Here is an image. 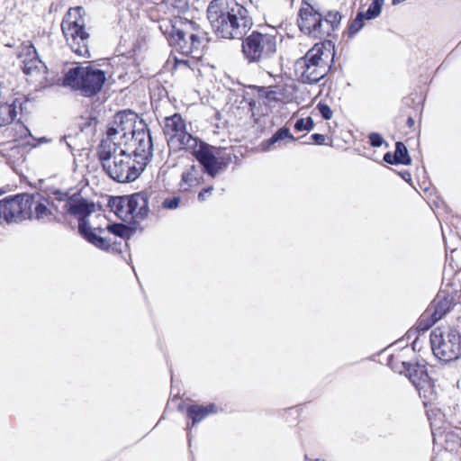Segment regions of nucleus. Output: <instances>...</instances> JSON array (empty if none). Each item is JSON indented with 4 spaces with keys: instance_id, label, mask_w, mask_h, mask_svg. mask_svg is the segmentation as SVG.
I'll use <instances>...</instances> for the list:
<instances>
[{
    "instance_id": "nucleus-10",
    "label": "nucleus",
    "mask_w": 461,
    "mask_h": 461,
    "mask_svg": "<svg viewBox=\"0 0 461 461\" xmlns=\"http://www.w3.org/2000/svg\"><path fill=\"white\" fill-rule=\"evenodd\" d=\"M430 344L434 356L441 361L461 357V335L454 329L435 328L430 333Z\"/></svg>"
},
{
    "instance_id": "nucleus-36",
    "label": "nucleus",
    "mask_w": 461,
    "mask_h": 461,
    "mask_svg": "<svg viewBox=\"0 0 461 461\" xmlns=\"http://www.w3.org/2000/svg\"><path fill=\"white\" fill-rule=\"evenodd\" d=\"M107 230L118 237H124L127 232V227L122 223H113L107 226Z\"/></svg>"
},
{
    "instance_id": "nucleus-44",
    "label": "nucleus",
    "mask_w": 461,
    "mask_h": 461,
    "mask_svg": "<svg viewBox=\"0 0 461 461\" xmlns=\"http://www.w3.org/2000/svg\"><path fill=\"white\" fill-rule=\"evenodd\" d=\"M401 176L402 179H404L406 182H410L411 180V176L408 171H404L401 173Z\"/></svg>"
},
{
    "instance_id": "nucleus-13",
    "label": "nucleus",
    "mask_w": 461,
    "mask_h": 461,
    "mask_svg": "<svg viewBox=\"0 0 461 461\" xmlns=\"http://www.w3.org/2000/svg\"><path fill=\"white\" fill-rule=\"evenodd\" d=\"M402 367L405 368V376L415 386L420 397L425 401L431 402L434 397V392H431V384L425 361L403 362Z\"/></svg>"
},
{
    "instance_id": "nucleus-2",
    "label": "nucleus",
    "mask_w": 461,
    "mask_h": 461,
    "mask_svg": "<svg viewBox=\"0 0 461 461\" xmlns=\"http://www.w3.org/2000/svg\"><path fill=\"white\" fill-rule=\"evenodd\" d=\"M159 27L169 45L180 54L194 59L201 57L204 36L194 22L175 18Z\"/></svg>"
},
{
    "instance_id": "nucleus-7",
    "label": "nucleus",
    "mask_w": 461,
    "mask_h": 461,
    "mask_svg": "<svg viewBox=\"0 0 461 461\" xmlns=\"http://www.w3.org/2000/svg\"><path fill=\"white\" fill-rule=\"evenodd\" d=\"M84 14L82 6L70 8L62 20L61 30L71 50L79 57L88 58L89 34L86 32Z\"/></svg>"
},
{
    "instance_id": "nucleus-49",
    "label": "nucleus",
    "mask_w": 461,
    "mask_h": 461,
    "mask_svg": "<svg viewBox=\"0 0 461 461\" xmlns=\"http://www.w3.org/2000/svg\"><path fill=\"white\" fill-rule=\"evenodd\" d=\"M63 141H64V142H66V145H67L69 149H71V147H70L69 143H68V142L66 141V137H63V138H61V139H60V142H63Z\"/></svg>"
},
{
    "instance_id": "nucleus-25",
    "label": "nucleus",
    "mask_w": 461,
    "mask_h": 461,
    "mask_svg": "<svg viewBox=\"0 0 461 461\" xmlns=\"http://www.w3.org/2000/svg\"><path fill=\"white\" fill-rule=\"evenodd\" d=\"M364 12H358L356 18L348 25L347 34L348 38H353L365 25Z\"/></svg>"
},
{
    "instance_id": "nucleus-50",
    "label": "nucleus",
    "mask_w": 461,
    "mask_h": 461,
    "mask_svg": "<svg viewBox=\"0 0 461 461\" xmlns=\"http://www.w3.org/2000/svg\"><path fill=\"white\" fill-rule=\"evenodd\" d=\"M314 461H325L323 459H315Z\"/></svg>"
},
{
    "instance_id": "nucleus-6",
    "label": "nucleus",
    "mask_w": 461,
    "mask_h": 461,
    "mask_svg": "<svg viewBox=\"0 0 461 461\" xmlns=\"http://www.w3.org/2000/svg\"><path fill=\"white\" fill-rule=\"evenodd\" d=\"M106 81L105 72L92 66H74L62 78V86L78 92L84 97H94L101 92Z\"/></svg>"
},
{
    "instance_id": "nucleus-39",
    "label": "nucleus",
    "mask_w": 461,
    "mask_h": 461,
    "mask_svg": "<svg viewBox=\"0 0 461 461\" xmlns=\"http://www.w3.org/2000/svg\"><path fill=\"white\" fill-rule=\"evenodd\" d=\"M369 142L372 147L378 148L384 143L383 136L377 132H371L368 135Z\"/></svg>"
},
{
    "instance_id": "nucleus-48",
    "label": "nucleus",
    "mask_w": 461,
    "mask_h": 461,
    "mask_svg": "<svg viewBox=\"0 0 461 461\" xmlns=\"http://www.w3.org/2000/svg\"><path fill=\"white\" fill-rule=\"evenodd\" d=\"M48 141H49V140H48L47 138H45V137H42V138H41V139L39 140V142H40V143H46V142H48Z\"/></svg>"
},
{
    "instance_id": "nucleus-22",
    "label": "nucleus",
    "mask_w": 461,
    "mask_h": 461,
    "mask_svg": "<svg viewBox=\"0 0 461 461\" xmlns=\"http://www.w3.org/2000/svg\"><path fill=\"white\" fill-rule=\"evenodd\" d=\"M111 210L122 221H131L132 217L128 196L112 197L108 203Z\"/></svg>"
},
{
    "instance_id": "nucleus-45",
    "label": "nucleus",
    "mask_w": 461,
    "mask_h": 461,
    "mask_svg": "<svg viewBox=\"0 0 461 461\" xmlns=\"http://www.w3.org/2000/svg\"><path fill=\"white\" fill-rule=\"evenodd\" d=\"M407 125H408V127H410V128H411V127L414 125V120H413V118H412V117H411V116H410V117L407 119Z\"/></svg>"
},
{
    "instance_id": "nucleus-35",
    "label": "nucleus",
    "mask_w": 461,
    "mask_h": 461,
    "mask_svg": "<svg viewBox=\"0 0 461 461\" xmlns=\"http://www.w3.org/2000/svg\"><path fill=\"white\" fill-rule=\"evenodd\" d=\"M181 203L180 196L167 197L162 202V208L166 210H176Z\"/></svg>"
},
{
    "instance_id": "nucleus-11",
    "label": "nucleus",
    "mask_w": 461,
    "mask_h": 461,
    "mask_svg": "<svg viewBox=\"0 0 461 461\" xmlns=\"http://www.w3.org/2000/svg\"><path fill=\"white\" fill-rule=\"evenodd\" d=\"M163 131L168 145L175 149H193L198 147V139L187 132L185 122L179 113L165 118Z\"/></svg>"
},
{
    "instance_id": "nucleus-47",
    "label": "nucleus",
    "mask_w": 461,
    "mask_h": 461,
    "mask_svg": "<svg viewBox=\"0 0 461 461\" xmlns=\"http://www.w3.org/2000/svg\"><path fill=\"white\" fill-rule=\"evenodd\" d=\"M415 333H416V330H410L407 332V337H408V339H410V338H411V336L415 335Z\"/></svg>"
},
{
    "instance_id": "nucleus-31",
    "label": "nucleus",
    "mask_w": 461,
    "mask_h": 461,
    "mask_svg": "<svg viewBox=\"0 0 461 461\" xmlns=\"http://www.w3.org/2000/svg\"><path fill=\"white\" fill-rule=\"evenodd\" d=\"M86 240L102 250H109L111 248L110 240L97 235L95 232L90 237H87Z\"/></svg>"
},
{
    "instance_id": "nucleus-17",
    "label": "nucleus",
    "mask_w": 461,
    "mask_h": 461,
    "mask_svg": "<svg viewBox=\"0 0 461 461\" xmlns=\"http://www.w3.org/2000/svg\"><path fill=\"white\" fill-rule=\"evenodd\" d=\"M129 203L132 217L131 221H139L148 216L149 209L147 193L140 192L129 195Z\"/></svg>"
},
{
    "instance_id": "nucleus-41",
    "label": "nucleus",
    "mask_w": 461,
    "mask_h": 461,
    "mask_svg": "<svg viewBox=\"0 0 461 461\" xmlns=\"http://www.w3.org/2000/svg\"><path fill=\"white\" fill-rule=\"evenodd\" d=\"M213 190L212 186H208L206 188L202 189L198 194V200L203 202L206 199L208 195L212 194V191Z\"/></svg>"
},
{
    "instance_id": "nucleus-34",
    "label": "nucleus",
    "mask_w": 461,
    "mask_h": 461,
    "mask_svg": "<svg viewBox=\"0 0 461 461\" xmlns=\"http://www.w3.org/2000/svg\"><path fill=\"white\" fill-rule=\"evenodd\" d=\"M262 91L264 92V96L266 99H267L269 102H278L281 100V92L277 87H267L263 88Z\"/></svg>"
},
{
    "instance_id": "nucleus-26",
    "label": "nucleus",
    "mask_w": 461,
    "mask_h": 461,
    "mask_svg": "<svg viewBox=\"0 0 461 461\" xmlns=\"http://www.w3.org/2000/svg\"><path fill=\"white\" fill-rule=\"evenodd\" d=\"M394 154L397 159L396 162H399V164L410 165L411 163V158L409 155V151L402 142L397 141L395 143Z\"/></svg>"
},
{
    "instance_id": "nucleus-30",
    "label": "nucleus",
    "mask_w": 461,
    "mask_h": 461,
    "mask_svg": "<svg viewBox=\"0 0 461 461\" xmlns=\"http://www.w3.org/2000/svg\"><path fill=\"white\" fill-rule=\"evenodd\" d=\"M86 218L87 217H80L78 219V232L85 240H87V237H90L91 235H93L95 232V230H96V229L93 230L90 227L89 222ZM97 230L99 232H103V230H104L101 228H98Z\"/></svg>"
},
{
    "instance_id": "nucleus-20",
    "label": "nucleus",
    "mask_w": 461,
    "mask_h": 461,
    "mask_svg": "<svg viewBox=\"0 0 461 461\" xmlns=\"http://www.w3.org/2000/svg\"><path fill=\"white\" fill-rule=\"evenodd\" d=\"M202 178L201 166L192 165L183 171L181 180L179 182V188L182 192H187L191 188L200 185Z\"/></svg>"
},
{
    "instance_id": "nucleus-29",
    "label": "nucleus",
    "mask_w": 461,
    "mask_h": 461,
    "mask_svg": "<svg viewBox=\"0 0 461 461\" xmlns=\"http://www.w3.org/2000/svg\"><path fill=\"white\" fill-rule=\"evenodd\" d=\"M384 0H373L367 10L364 12V17L366 20H372L377 17L382 11Z\"/></svg>"
},
{
    "instance_id": "nucleus-40",
    "label": "nucleus",
    "mask_w": 461,
    "mask_h": 461,
    "mask_svg": "<svg viewBox=\"0 0 461 461\" xmlns=\"http://www.w3.org/2000/svg\"><path fill=\"white\" fill-rule=\"evenodd\" d=\"M70 196L67 192H62L60 190H55L53 192V198L59 202H64L67 203V201L70 199Z\"/></svg>"
},
{
    "instance_id": "nucleus-23",
    "label": "nucleus",
    "mask_w": 461,
    "mask_h": 461,
    "mask_svg": "<svg viewBox=\"0 0 461 461\" xmlns=\"http://www.w3.org/2000/svg\"><path fill=\"white\" fill-rule=\"evenodd\" d=\"M21 104L14 101L12 104H0V127L6 126L14 122L17 116V108Z\"/></svg>"
},
{
    "instance_id": "nucleus-28",
    "label": "nucleus",
    "mask_w": 461,
    "mask_h": 461,
    "mask_svg": "<svg viewBox=\"0 0 461 461\" xmlns=\"http://www.w3.org/2000/svg\"><path fill=\"white\" fill-rule=\"evenodd\" d=\"M44 67V64L37 57L31 59H24L23 61V71L26 75H31L35 71H40Z\"/></svg>"
},
{
    "instance_id": "nucleus-27",
    "label": "nucleus",
    "mask_w": 461,
    "mask_h": 461,
    "mask_svg": "<svg viewBox=\"0 0 461 461\" xmlns=\"http://www.w3.org/2000/svg\"><path fill=\"white\" fill-rule=\"evenodd\" d=\"M163 4L169 12L177 14H183L188 9L187 0H163Z\"/></svg>"
},
{
    "instance_id": "nucleus-32",
    "label": "nucleus",
    "mask_w": 461,
    "mask_h": 461,
    "mask_svg": "<svg viewBox=\"0 0 461 461\" xmlns=\"http://www.w3.org/2000/svg\"><path fill=\"white\" fill-rule=\"evenodd\" d=\"M314 127V122L312 117L300 118L294 123V129L297 131H310Z\"/></svg>"
},
{
    "instance_id": "nucleus-18",
    "label": "nucleus",
    "mask_w": 461,
    "mask_h": 461,
    "mask_svg": "<svg viewBox=\"0 0 461 461\" xmlns=\"http://www.w3.org/2000/svg\"><path fill=\"white\" fill-rule=\"evenodd\" d=\"M451 304V300L446 294L439 293L428 308L427 314H430L434 321H438L449 312Z\"/></svg>"
},
{
    "instance_id": "nucleus-3",
    "label": "nucleus",
    "mask_w": 461,
    "mask_h": 461,
    "mask_svg": "<svg viewBox=\"0 0 461 461\" xmlns=\"http://www.w3.org/2000/svg\"><path fill=\"white\" fill-rule=\"evenodd\" d=\"M312 0H302L297 24L300 31L314 39H325L339 30L342 15L339 11L328 10L321 13Z\"/></svg>"
},
{
    "instance_id": "nucleus-21",
    "label": "nucleus",
    "mask_w": 461,
    "mask_h": 461,
    "mask_svg": "<svg viewBox=\"0 0 461 461\" xmlns=\"http://www.w3.org/2000/svg\"><path fill=\"white\" fill-rule=\"evenodd\" d=\"M218 407L214 403L207 405L191 404L186 407V415L192 420V426L196 425L210 414L218 412Z\"/></svg>"
},
{
    "instance_id": "nucleus-43",
    "label": "nucleus",
    "mask_w": 461,
    "mask_h": 461,
    "mask_svg": "<svg viewBox=\"0 0 461 461\" xmlns=\"http://www.w3.org/2000/svg\"><path fill=\"white\" fill-rule=\"evenodd\" d=\"M311 140L313 143H315L317 145H322V144H324V141H325V136L321 133H313L311 136Z\"/></svg>"
},
{
    "instance_id": "nucleus-4",
    "label": "nucleus",
    "mask_w": 461,
    "mask_h": 461,
    "mask_svg": "<svg viewBox=\"0 0 461 461\" xmlns=\"http://www.w3.org/2000/svg\"><path fill=\"white\" fill-rule=\"evenodd\" d=\"M105 143H100L97 151L105 173L119 183H129L137 179L143 168L142 165L136 167L135 160L129 153L128 141L124 142V147L105 146Z\"/></svg>"
},
{
    "instance_id": "nucleus-14",
    "label": "nucleus",
    "mask_w": 461,
    "mask_h": 461,
    "mask_svg": "<svg viewBox=\"0 0 461 461\" xmlns=\"http://www.w3.org/2000/svg\"><path fill=\"white\" fill-rule=\"evenodd\" d=\"M129 153L142 160L148 159L153 149L149 129L146 122L139 124V130L128 140Z\"/></svg>"
},
{
    "instance_id": "nucleus-12",
    "label": "nucleus",
    "mask_w": 461,
    "mask_h": 461,
    "mask_svg": "<svg viewBox=\"0 0 461 461\" xmlns=\"http://www.w3.org/2000/svg\"><path fill=\"white\" fill-rule=\"evenodd\" d=\"M34 197L28 194L7 196L0 200V221L19 223L30 217Z\"/></svg>"
},
{
    "instance_id": "nucleus-15",
    "label": "nucleus",
    "mask_w": 461,
    "mask_h": 461,
    "mask_svg": "<svg viewBox=\"0 0 461 461\" xmlns=\"http://www.w3.org/2000/svg\"><path fill=\"white\" fill-rule=\"evenodd\" d=\"M198 143H200L198 149H194V155L203 167V172L214 177L219 173L221 167L212 152L213 147L199 140Z\"/></svg>"
},
{
    "instance_id": "nucleus-38",
    "label": "nucleus",
    "mask_w": 461,
    "mask_h": 461,
    "mask_svg": "<svg viewBox=\"0 0 461 461\" xmlns=\"http://www.w3.org/2000/svg\"><path fill=\"white\" fill-rule=\"evenodd\" d=\"M317 109L324 120L331 119L333 113L327 104L319 103L317 104Z\"/></svg>"
},
{
    "instance_id": "nucleus-37",
    "label": "nucleus",
    "mask_w": 461,
    "mask_h": 461,
    "mask_svg": "<svg viewBox=\"0 0 461 461\" xmlns=\"http://www.w3.org/2000/svg\"><path fill=\"white\" fill-rule=\"evenodd\" d=\"M403 362V360L400 359L399 356H391L388 359V365L393 371L405 375V368L402 367L401 365Z\"/></svg>"
},
{
    "instance_id": "nucleus-9",
    "label": "nucleus",
    "mask_w": 461,
    "mask_h": 461,
    "mask_svg": "<svg viewBox=\"0 0 461 461\" xmlns=\"http://www.w3.org/2000/svg\"><path fill=\"white\" fill-rule=\"evenodd\" d=\"M140 122L145 121L131 110L117 113L107 129L106 137L101 143L106 142L105 146L124 147V142L131 138L129 135L132 136L139 130Z\"/></svg>"
},
{
    "instance_id": "nucleus-24",
    "label": "nucleus",
    "mask_w": 461,
    "mask_h": 461,
    "mask_svg": "<svg viewBox=\"0 0 461 461\" xmlns=\"http://www.w3.org/2000/svg\"><path fill=\"white\" fill-rule=\"evenodd\" d=\"M285 140L294 141L296 139L290 133L288 128L282 127L279 130H277L270 139L262 143L263 149L265 150H270L273 145Z\"/></svg>"
},
{
    "instance_id": "nucleus-33",
    "label": "nucleus",
    "mask_w": 461,
    "mask_h": 461,
    "mask_svg": "<svg viewBox=\"0 0 461 461\" xmlns=\"http://www.w3.org/2000/svg\"><path fill=\"white\" fill-rule=\"evenodd\" d=\"M437 321H434L433 317H430V314H427V311L421 315L419 320L417 330L421 331L428 330L432 325H434Z\"/></svg>"
},
{
    "instance_id": "nucleus-8",
    "label": "nucleus",
    "mask_w": 461,
    "mask_h": 461,
    "mask_svg": "<svg viewBox=\"0 0 461 461\" xmlns=\"http://www.w3.org/2000/svg\"><path fill=\"white\" fill-rule=\"evenodd\" d=\"M241 48L242 54L249 63L263 64L274 58L276 53V36L254 31L242 40Z\"/></svg>"
},
{
    "instance_id": "nucleus-19",
    "label": "nucleus",
    "mask_w": 461,
    "mask_h": 461,
    "mask_svg": "<svg viewBox=\"0 0 461 461\" xmlns=\"http://www.w3.org/2000/svg\"><path fill=\"white\" fill-rule=\"evenodd\" d=\"M34 197V202L32 203V209L29 211L30 217L29 219L34 218L40 221H50L52 216V212L50 209L48 207L49 201L47 199H41V195L37 194L36 195L31 194Z\"/></svg>"
},
{
    "instance_id": "nucleus-5",
    "label": "nucleus",
    "mask_w": 461,
    "mask_h": 461,
    "mask_svg": "<svg viewBox=\"0 0 461 461\" xmlns=\"http://www.w3.org/2000/svg\"><path fill=\"white\" fill-rule=\"evenodd\" d=\"M334 46L330 41L316 43L296 62V69L301 71V80L304 84H316L330 71V61L334 59Z\"/></svg>"
},
{
    "instance_id": "nucleus-42",
    "label": "nucleus",
    "mask_w": 461,
    "mask_h": 461,
    "mask_svg": "<svg viewBox=\"0 0 461 461\" xmlns=\"http://www.w3.org/2000/svg\"><path fill=\"white\" fill-rule=\"evenodd\" d=\"M384 160L386 163L391 164V165H399V162H395V161H397V159H396V157H395L394 153L393 154L391 152H386L384 155Z\"/></svg>"
},
{
    "instance_id": "nucleus-1",
    "label": "nucleus",
    "mask_w": 461,
    "mask_h": 461,
    "mask_svg": "<svg viewBox=\"0 0 461 461\" xmlns=\"http://www.w3.org/2000/svg\"><path fill=\"white\" fill-rule=\"evenodd\" d=\"M207 19L217 36L223 39H242L253 25L249 10L236 0H212Z\"/></svg>"
},
{
    "instance_id": "nucleus-16",
    "label": "nucleus",
    "mask_w": 461,
    "mask_h": 461,
    "mask_svg": "<svg viewBox=\"0 0 461 461\" xmlns=\"http://www.w3.org/2000/svg\"><path fill=\"white\" fill-rule=\"evenodd\" d=\"M63 209L66 212L78 218L88 217L95 210V203H89L80 195L73 194L67 203H64Z\"/></svg>"
},
{
    "instance_id": "nucleus-46",
    "label": "nucleus",
    "mask_w": 461,
    "mask_h": 461,
    "mask_svg": "<svg viewBox=\"0 0 461 461\" xmlns=\"http://www.w3.org/2000/svg\"><path fill=\"white\" fill-rule=\"evenodd\" d=\"M176 62L186 65L188 63V60L176 59Z\"/></svg>"
}]
</instances>
